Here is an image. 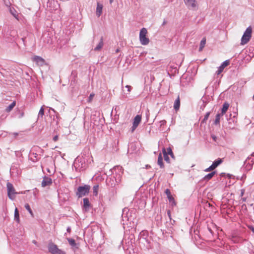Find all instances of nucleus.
I'll return each mask as SVG.
<instances>
[{"mask_svg":"<svg viewBox=\"0 0 254 254\" xmlns=\"http://www.w3.org/2000/svg\"><path fill=\"white\" fill-rule=\"evenodd\" d=\"M92 157L89 154H81L77 156L73 162V166L77 172H80L86 169L89 164L93 162Z\"/></svg>","mask_w":254,"mask_h":254,"instance_id":"1","label":"nucleus"},{"mask_svg":"<svg viewBox=\"0 0 254 254\" xmlns=\"http://www.w3.org/2000/svg\"><path fill=\"white\" fill-rule=\"evenodd\" d=\"M122 175V173H119L116 176H113L111 177L107 178V185L111 188L115 187L121 181Z\"/></svg>","mask_w":254,"mask_h":254,"instance_id":"2","label":"nucleus"},{"mask_svg":"<svg viewBox=\"0 0 254 254\" xmlns=\"http://www.w3.org/2000/svg\"><path fill=\"white\" fill-rule=\"evenodd\" d=\"M252 34V28L249 26L245 31L241 40V45H244L247 44L250 40Z\"/></svg>","mask_w":254,"mask_h":254,"instance_id":"3","label":"nucleus"},{"mask_svg":"<svg viewBox=\"0 0 254 254\" xmlns=\"http://www.w3.org/2000/svg\"><path fill=\"white\" fill-rule=\"evenodd\" d=\"M119 173H121L123 174V168L120 166H116L112 169H110L109 171H106L105 174L107 176V178H109L113 176H116Z\"/></svg>","mask_w":254,"mask_h":254,"instance_id":"4","label":"nucleus"},{"mask_svg":"<svg viewBox=\"0 0 254 254\" xmlns=\"http://www.w3.org/2000/svg\"><path fill=\"white\" fill-rule=\"evenodd\" d=\"M147 30L142 28L139 32V40L142 45H146L149 42V39L146 37Z\"/></svg>","mask_w":254,"mask_h":254,"instance_id":"5","label":"nucleus"},{"mask_svg":"<svg viewBox=\"0 0 254 254\" xmlns=\"http://www.w3.org/2000/svg\"><path fill=\"white\" fill-rule=\"evenodd\" d=\"M48 249L52 254H65L64 251L59 249L56 245L52 242L48 244Z\"/></svg>","mask_w":254,"mask_h":254,"instance_id":"6","label":"nucleus"},{"mask_svg":"<svg viewBox=\"0 0 254 254\" xmlns=\"http://www.w3.org/2000/svg\"><path fill=\"white\" fill-rule=\"evenodd\" d=\"M21 170L18 168V167L15 164H13L10 169V173L11 175L15 177L19 176L21 174Z\"/></svg>","mask_w":254,"mask_h":254,"instance_id":"7","label":"nucleus"},{"mask_svg":"<svg viewBox=\"0 0 254 254\" xmlns=\"http://www.w3.org/2000/svg\"><path fill=\"white\" fill-rule=\"evenodd\" d=\"M252 157H248L246 160L244 162V165L246 166L247 169L250 170L253 167V165L254 163V152L251 154Z\"/></svg>","mask_w":254,"mask_h":254,"instance_id":"8","label":"nucleus"},{"mask_svg":"<svg viewBox=\"0 0 254 254\" xmlns=\"http://www.w3.org/2000/svg\"><path fill=\"white\" fill-rule=\"evenodd\" d=\"M141 120V116L140 115H137L134 118L133 125L131 127V132H133L134 130L137 128L138 125L140 123Z\"/></svg>","mask_w":254,"mask_h":254,"instance_id":"9","label":"nucleus"},{"mask_svg":"<svg viewBox=\"0 0 254 254\" xmlns=\"http://www.w3.org/2000/svg\"><path fill=\"white\" fill-rule=\"evenodd\" d=\"M167 197L168 199L169 203L170 204L171 206L173 207L175 206H176L177 203L175 200V198L173 196V195L171 194V191H165Z\"/></svg>","mask_w":254,"mask_h":254,"instance_id":"10","label":"nucleus"},{"mask_svg":"<svg viewBox=\"0 0 254 254\" xmlns=\"http://www.w3.org/2000/svg\"><path fill=\"white\" fill-rule=\"evenodd\" d=\"M129 210L127 208H125L123 209V214L122 215V220L121 223L123 225L126 224V222L129 220V217L127 215V212Z\"/></svg>","mask_w":254,"mask_h":254,"instance_id":"11","label":"nucleus"},{"mask_svg":"<svg viewBox=\"0 0 254 254\" xmlns=\"http://www.w3.org/2000/svg\"><path fill=\"white\" fill-rule=\"evenodd\" d=\"M230 64V60H227L223 62L221 65L218 67V70L216 71L217 75L220 74L223 70L224 68Z\"/></svg>","mask_w":254,"mask_h":254,"instance_id":"12","label":"nucleus"},{"mask_svg":"<svg viewBox=\"0 0 254 254\" xmlns=\"http://www.w3.org/2000/svg\"><path fill=\"white\" fill-rule=\"evenodd\" d=\"M52 183V180L51 178L47 176H44L41 183L42 187H45L49 186Z\"/></svg>","mask_w":254,"mask_h":254,"instance_id":"13","label":"nucleus"},{"mask_svg":"<svg viewBox=\"0 0 254 254\" xmlns=\"http://www.w3.org/2000/svg\"><path fill=\"white\" fill-rule=\"evenodd\" d=\"M185 4L189 8H194L196 7V0H184Z\"/></svg>","mask_w":254,"mask_h":254,"instance_id":"14","label":"nucleus"},{"mask_svg":"<svg viewBox=\"0 0 254 254\" xmlns=\"http://www.w3.org/2000/svg\"><path fill=\"white\" fill-rule=\"evenodd\" d=\"M19 193H24V191H7L8 196L11 200H14L15 197V195Z\"/></svg>","mask_w":254,"mask_h":254,"instance_id":"15","label":"nucleus"},{"mask_svg":"<svg viewBox=\"0 0 254 254\" xmlns=\"http://www.w3.org/2000/svg\"><path fill=\"white\" fill-rule=\"evenodd\" d=\"M91 188V186L90 184H82V185L79 186L77 190H90Z\"/></svg>","mask_w":254,"mask_h":254,"instance_id":"16","label":"nucleus"},{"mask_svg":"<svg viewBox=\"0 0 254 254\" xmlns=\"http://www.w3.org/2000/svg\"><path fill=\"white\" fill-rule=\"evenodd\" d=\"M103 5L102 4L97 2L96 7V15L99 17L102 13Z\"/></svg>","mask_w":254,"mask_h":254,"instance_id":"17","label":"nucleus"},{"mask_svg":"<svg viewBox=\"0 0 254 254\" xmlns=\"http://www.w3.org/2000/svg\"><path fill=\"white\" fill-rule=\"evenodd\" d=\"M90 206V204L88 198H83V207L86 211L89 210Z\"/></svg>","mask_w":254,"mask_h":254,"instance_id":"18","label":"nucleus"},{"mask_svg":"<svg viewBox=\"0 0 254 254\" xmlns=\"http://www.w3.org/2000/svg\"><path fill=\"white\" fill-rule=\"evenodd\" d=\"M103 45H104L103 37H101L99 43L94 48V50L95 51H100L102 48Z\"/></svg>","mask_w":254,"mask_h":254,"instance_id":"19","label":"nucleus"},{"mask_svg":"<svg viewBox=\"0 0 254 254\" xmlns=\"http://www.w3.org/2000/svg\"><path fill=\"white\" fill-rule=\"evenodd\" d=\"M180 106V97L178 96L177 98L176 99L174 104V108L176 111H177L179 109Z\"/></svg>","mask_w":254,"mask_h":254,"instance_id":"20","label":"nucleus"},{"mask_svg":"<svg viewBox=\"0 0 254 254\" xmlns=\"http://www.w3.org/2000/svg\"><path fill=\"white\" fill-rule=\"evenodd\" d=\"M157 164L161 168H164V164L163 162V158L161 153H160L158 157Z\"/></svg>","mask_w":254,"mask_h":254,"instance_id":"21","label":"nucleus"},{"mask_svg":"<svg viewBox=\"0 0 254 254\" xmlns=\"http://www.w3.org/2000/svg\"><path fill=\"white\" fill-rule=\"evenodd\" d=\"M229 107V104L227 102H225L223 105L221 114L223 115L228 109Z\"/></svg>","mask_w":254,"mask_h":254,"instance_id":"22","label":"nucleus"},{"mask_svg":"<svg viewBox=\"0 0 254 254\" xmlns=\"http://www.w3.org/2000/svg\"><path fill=\"white\" fill-rule=\"evenodd\" d=\"M33 61L35 62L36 63L40 64L41 65L43 64L44 62V60L41 57L39 56H35L33 58Z\"/></svg>","mask_w":254,"mask_h":254,"instance_id":"23","label":"nucleus"},{"mask_svg":"<svg viewBox=\"0 0 254 254\" xmlns=\"http://www.w3.org/2000/svg\"><path fill=\"white\" fill-rule=\"evenodd\" d=\"M215 171L212 172L207 175H205L203 178L204 181H208L211 179L215 175Z\"/></svg>","mask_w":254,"mask_h":254,"instance_id":"24","label":"nucleus"},{"mask_svg":"<svg viewBox=\"0 0 254 254\" xmlns=\"http://www.w3.org/2000/svg\"><path fill=\"white\" fill-rule=\"evenodd\" d=\"M222 162V159L218 158L215 160L212 163V166L213 168L215 169L218 166H219Z\"/></svg>","mask_w":254,"mask_h":254,"instance_id":"25","label":"nucleus"},{"mask_svg":"<svg viewBox=\"0 0 254 254\" xmlns=\"http://www.w3.org/2000/svg\"><path fill=\"white\" fill-rule=\"evenodd\" d=\"M16 105V101H13L6 109V112H10Z\"/></svg>","mask_w":254,"mask_h":254,"instance_id":"26","label":"nucleus"},{"mask_svg":"<svg viewBox=\"0 0 254 254\" xmlns=\"http://www.w3.org/2000/svg\"><path fill=\"white\" fill-rule=\"evenodd\" d=\"M223 116L221 113H218L216 115L214 124L217 125L220 123V117Z\"/></svg>","mask_w":254,"mask_h":254,"instance_id":"27","label":"nucleus"},{"mask_svg":"<svg viewBox=\"0 0 254 254\" xmlns=\"http://www.w3.org/2000/svg\"><path fill=\"white\" fill-rule=\"evenodd\" d=\"M205 44H206V39L205 38H203L200 41V46H199V51H201L202 50Z\"/></svg>","mask_w":254,"mask_h":254,"instance_id":"28","label":"nucleus"},{"mask_svg":"<svg viewBox=\"0 0 254 254\" xmlns=\"http://www.w3.org/2000/svg\"><path fill=\"white\" fill-rule=\"evenodd\" d=\"M14 219L17 222H19L20 220L19 212L17 208H16L14 210Z\"/></svg>","mask_w":254,"mask_h":254,"instance_id":"29","label":"nucleus"},{"mask_svg":"<svg viewBox=\"0 0 254 254\" xmlns=\"http://www.w3.org/2000/svg\"><path fill=\"white\" fill-rule=\"evenodd\" d=\"M9 11L10 13L17 19H18V14L17 13L16 11L13 8L10 7Z\"/></svg>","mask_w":254,"mask_h":254,"instance_id":"30","label":"nucleus"},{"mask_svg":"<svg viewBox=\"0 0 254 254\" xmlns=\"http://www.w3.org/2000/svg\"><path fill=\"white\" fill-rule=\"evenodd\" d=\"M6 185L7 190H15L13 185L9 182H5Z\"/></svg>","mask_w":254,"mask_h":254,"instance_id":"31","label":"nucleus"},{"mask_svg":"<svg viewBox=\"0 0 254 254\" xmlns=\"http://www.w3.org/2000/svg\"><path fill=\"white\" fill-rule=\"evenodd\" d=\"M89 191H76V195L78 197H82V196H85L88 194Z\"/></svg>","mask_w":254,"mask_h":254,"instance_id":"32","label":"nucleus"},{"mask_svg":"<svg viewBox=\"0 0 254 254\" xmlns=\"http://www.w3.org/2000/svg\"><path fill=\"white\" fill-rule=\"evenodd\" d=\"M163 151V155H164V159L167 162H169V157H168V156L167 155V153L166 152V150H165V148H164L162 150Z\"/></svg>","mask_w":254,"mask_h":254,"instance_id":"33","label":"nucleus"},{"mask_svg":"<svg viewBox=\"0 0 254 254\" xmlns=\"http://www.w3.org/2000/svg\"><path fill=\"white\" fill-rule=\"evenodd\" d=\"M25 208H26V209L29 212V213L30 214V215L33 217L34 216V214L33 213V212L29 206V205L28 204V203H26L25 204Z\"/></svg>","mask_w":254,"mask_h":254,"instance_id":"34","label":"nucleus"},{"mask_svg":"<svg viewBox=\"0 0 254 254\" xmlns=\"http://www.w3.org/2000/svg\"><path fill=\"white\" fill-rule=\"evenodd\" d=\"M67 241L70 246L72 247H75L76 246L75 241L71 238H68Z\"/></svg>","mask_w":254,"mask_h":254,"instance_id":"35","label":"nucleus"},{"mask_svg":"<svg viewBox=\"0 0 254 254\" xmlns=\"http://www.w3.org/2000/svg\"><path fill=\"white\" fill-rule=\"evenodd\" d=\"M101 189L100 188V184L98 183H95L92 187L93 190H98V189Z\"/></svg>","mask_w":254,"mask_h":254,"instance_id":"36","label":"nucleus"},{"mask_svg":"<svg viewBox=\"0 0 254 254\" xmlns=\"http://www.w3.org/2000/svg\"><path fill=\"white\" fill-rule=\"evenodd\" d=\"M44 114V109L43 107H41L38 114V118H42Z\"/></svg>","mask_w":254,"mask_h":254,"instance_id":"37","label":"nucleus"},{"mask_svg":"<svg viewBox=\"0 0 254 254\" xmlns=\"http://www.w3.org/2000/svg\"><path fill=\"white\" fill-rule=\"evenodd\" d=\"M210 114V113L209 112L206 113V114L204 117V119H203V120L201 122V123H204L206 122V121L207 120V119H208V118L209 117Z\"/></svg>","mask_w":254,"mask_h":254,"instance_id":"38","label":"nucleus"},{"mask_svg":"<svg viewBox=\"0 0 254 254\" xmlns=\"http://www.w3.org/2000/svg\"><path fill=\"white\" fill-rule=\"evenodd\" d=\"M160 127H161L163 126H164L166 124V121L164 120H161L159 123Z\"/></svg>","mask_w":254,"mask_h":254,"instance_id":"39","label":"nucleus"},{"mask_svg":"<svg viewBox=\"0 0 254 254\" xmlns=\"http://www.w3.org/2000/svg\"><path fill=\"white\" fill-rule=\"evenodd\" d=\"M167 215L170 219V221H172V218H171V211L170 210H168L167 211Z\"/></svg>","mask_w":254,"mask_h":254,"instance_id":"40","label":"nucleus"},{"mask_svg":"<svg viewBox=\"0 0 254 254\" xmlns=\"http://www.w3.org/2000/svg\"><path fill=\"white\" fill-rule=\"evenodd\" d=\"M214 169H215L214 168H213V167L212 166V165L209 166L208 168L206 169L205 170V172H209V171H211L212 170H213Z\"/></svg>","mask_w":254,"mask_h":254,"instance_id":"41","label":"nucleus"},{"mask_svg":"<svg viewBox=\"0 0 254 254\" xmlns=\"http://www.w3.org/2000/svg\"><path fill=\"white\" fill-rule=\"evenodd\" d=\"M167 153V155L168 154L170 155V154H172V150L171 149V148L170 147H169L167 149V151H166Z\"/></svg>","mask_w":254,"mask_h":254,"instance_id":"42","label":"nucleus"},{"mask_svg":"<svg viewBox=\"0 0 254 254\" xmlns=\"http://www.w3.org/2000/svg\"><path fill=\"white\" fill-rule=\"evenodd\" d=\"M211 138L213 139V140L214 141H216L217 140V136L214 135V134H211Z\"/></svg>","mask_w":254,"mask_h":254,"instance_id":"43","label":"nucleus"},{"mask_svg":"<svg viewBox=\"0 0 254 254\" xmlns=\"http://www.w3.org/2000/svg\"><path fill=\"white\" fill-rule=\"evenodd\" d=\"M125 87H126V88H127V91H128V92H130V90H131V87L130 86H129V85H126V86H125Z\"/></svg>","mask_w":254,"mask_h":254,"instance_id":"44","label":"nucleus"},{"mask_svg":"<svg viewBox=\"0 0 254 254\" xmlns=\"http://www.w3.org/2000/svg\"><path fill=\"white\" fill-rule=\"evenodd\" d=\"M58 140V136L56 135L53 137V140L54 141H57Z\"/></svg>","mask_w":254,"mask_h":254,"instance_id":"45","label":"nucleus"},{"mask_svg":"<svg viewBox=\"0 0 254 254\" xmlns=\"http://www.w3.org/2000/svg\"><path fill=\"white\" fill-rule=\"evenodd\" d=\"M15 154L16 156H22V154L20 153V152L18 151L15 152Z\"/></svg>","mask_w":254,"mask_h":254,"instance_id":"46","label":"nucleus"},{"mask_svg":"<svg viewBox=\"0 0 254 254\" xmlns=\"http://www.w3.org/2000/svg\"><path fill=\"white\" fill-rule=\"evenodd\" d=\"M22 41H23V42L24 44V45H25V41H26V37H25V38H22Z\"/></svg>","mask_w":254,"mask_h":254,"instance_id":"47","label":"nucleus"},{"mask_svg":"<svg viewBox=\"0 0 254 254\" xmlns=\"http://www.w3.org/2000/svg\"><path fill=\"white\" fill-rule=\"evenodd\" d=\"M66 231L67 232L69 233L71 231V228L70 227H68L66 229Z\"/></svg>","mask_w":254,"mask_h":254,"instance_id":"48","label":"nucleus"},{"mask_svg":"<svg viewBox=\"0 0 254 254\" xmlns=\"http://www.w3.org/2000/svg\"><path fill=\"white\" fill-rule=\"evenodd\" d=\"M94 96V94H91L89 96V99L90 100H91L92 98H93V97Z\"/></svg>","mask_w":254,"mask_h":254,"instance_id":"49","label":"nucleus"},{"mask_svg":"<svg viewBox=\"0 0 254 254\" xmlns=\"http://www.w3.org/2000/svg\"><path fill=\"white\" fill-rule=\"evenodd\" d=\"M250 229L253 232V233L254 234V227L253 226H251L250 228Z\"/></svg>","mask_w":254,"mask_h":254,"instance_id":"50","label":"nucleus"},{"mask_svg":"<svg viewBox=\"0 0 254 254\" xmlns=\"http://www.w3.org/2000/svg\"><path fill=\"white\" fill-rule=\"evenodd\" d=\"M172 225H174L175 223V221L174 220L172 219V221H170Z\"/></svg>","mask_w":254,"mask_h":254,"instance_id":"51","label":"nucleus"},{"mask_svg":"<svg viewBox=\"0 0 254 254\" xmlns=\"http://www.w3.org/2000/svg\"><path fill=\"white\" fill-rule=\"evenodd\" d=\"M170 155L172 158H174V154L173 152H172V154H170Z\"/></svg>","mask_w":254,"mask_h":254,"instance_id":"52","label":"nucleus"},{"mask_svg":"<svg viewBox=\"0 0 254 254\" xmlns=\"http://www.w3.org/2000/svg\"><path fill=\"white\" fill-rule=\"evenodd\" d=\"M242 199L243 200V201H246V197H243L242 198Z\"/></svg>","mask_w":254,"mask_h":254,"instance_id":"53","label":"nucleus"},{"mask_svg":"<svg viewBox=\"0 0 254 254\" xmlns=\"http://www.w3.org/2000/svg\"><path fill=\"white\" fill-rule=\"evenodd\" d=\"M166 23V21L164 20V21L163 22V23H162V25H165Z\"/></svg>","mask_w":254,"mask_h":254,"instance_id":"54","label":"nucleus"},{"mask_svg":"<svg viewBox=\"0 0 254 254\" xmlns=\"http://www.w3.org/2000/svg\"><path fill=\"white\" fill-rule=\"evenodd\" d=\"M5 4L6 6H9L10 5V3L9 2L8 3H5Z\"/></svg>","mask_w":254,"mask_h":254,"instance_id":"55","label":"nucleus"},{"mask_svg":"<svg viewBox=\"0 0 254 254\" xmlns=\"http://www.w3.org/2000/svg\"><path fill=\"white\" fill-rule=\"evenodd\" d=\"M32 243L35 245L37 244V242L35 240H33Z\"/></svg>","mask_w":254,"mask_h":254,"instance_id":"56","label":"nucleus"},{"mask_svg":"<svg viewBox=\"0 0 254 254\" xmlns=\"http://www.w3.org/2000/svg\"><path fill=\"white\" fill-rule=\"evenodd\" d=\"M244 194V191H242L241 193V196H242Z\"/></svg>","mask_w":254,"mask_h":254,"instance_id":"57","label":"nucleus"},{"mask_svg":"<svg viewBox=\"0 0 254 254\" xmlns=\"http://www.w3.org/2000/svg\"><path fill=\"white\" fill-rule=\"evenodd\" d=\"M110 4L112 3L114 0H109Z\"/></svg>","mask_w":254,"mask_h":254,"instance_id":"58","label":"nucleus"},{"mask_svg":"<svg viewBox=\"0 0 254 254\" xmlns=\"http://www.w3.org/2000/svg\"><path fill=\"white\" fill-rule=\"evenodd\" d=\"M94 192H95V195H97V194H98V191H94Z\"/></svg>","mask_w":254,"mask_h":254,"instance_id":"59","label":"nucleus"},{"mask_svg":"<svg viewBox=\"0 0 254 254\" xmlns=\"http://www.w3.org/2000/svg\"><path fill=\"white\" fill-rule=\"evenodd\" d=\"M209 231L211 233H212V231L210 229L208 228Z\"/></svg>","mask_w":254,"mask_h":254,"instance_id":"60","label":"nucleus"},{"mask_svg":"<svg viewBox=\"0 0 254 254\" xmlns=\"http://www.w3.org/2000/svg\"><path fill=\"white\" fill-rule=\"evenodd\" d=\"M165 190L168 191L169 190L168 189H166Z\"/></svg>","mask_w":254,"mask_h":254,"instance_id":"61","label":"nucleus"}]
</instances>
